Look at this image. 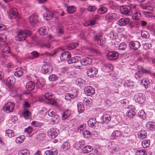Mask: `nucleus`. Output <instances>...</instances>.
<instances>
[{
    "label": "nucleus",
    "mask_w": 155,
    "mask_h": 155,
    "mask_svg": "<svg viewBox=\"0 0 155 155\" xmlns=\"http://www.w3.org/2000/svg\"><path fill=\"white\" fill-rule=\"evenodd\" d=\"M53 14L52 12H48L43 15L44 18L47 20H51L53 17Z\"/></svg>",
    "instance_id": "nucleus-24"
},
{
    "label": "nucleus",
    "mask_w": 155,
    "mask_h": 155,
    "mask_svg": "<svg viewBox=\"0 0 155 155\" xmlns=\"http://www.w3.org/2000/svg\"><path fill=\"white\" fill-rule=\"evenodd\" d=\"M71 56V54L70 52L68 51L64 52L61 54L60 56V59L61 61H68V59Z\"/></svg>",
    "instance_id": "nucleus-12"
},
{
    "label": "nucleus",
    "mask_w": 155,
    "mask_h": 155,
    "mask_svg": "<svg viewBox=\"0 0 155 155\" xmlns=\"http://www.w3.org/2000/svg\"><path fill=\"white\" fill-rule=\"evenodd\" d=\"M103 121L105 123H108L110 121L111 118L109 114H106L103 115L102 117Z\"/></svg>",
    "instance_id": "nucleus-32"
},
{
    "label": "nucleus",
    "mask_w": 155,
    "mask_h": 155,
    "mask_svg": "<svg viewBox=\"0 0 155 155\" xmlns=\"http://www.w3.org/2000/svg\"><path fill=\"white\" fill-rule=\"evenodd\" d=\"M120 132L119 131L117 130L114 131L111 135V139L112 140L120 136Z\"/></svg>",
    "instance_id": "nucleus-35"
},
{
    "label": "nucleus",
    "mask_w": 155,
    "mask_h": 155,
    "mask_svg": "<svg viewBox=\"0 0 155 155\" xmlns=\"http://www.w3.org/2000/svg\"><path fill=\"white\" fill-rule=\"evenodd\" d=\"M60 117L57 114H55L54 115L52 116L51 117V121L53 123V124L57 123L59 122Z\"/></svg>",
    "instance_id": "nucleus-34"
},
{
    "label": "nucleus",
    "mask_w": 155,
    "mask_h": 155,
    "mask_svg": "<svg viewBox=\"0 0 155 155\" xmlns=\"http://www.w3.org/2000/svg\"><path fill=\"white\" fill-rule=\"evenodd\" d=\"M59 133V130L57 128H52L48 130L47 134L50 138H54L58 136Z\"/></svg>",
    "instance_id": "nucleus-4"
},
{
    "label": "nucleus",
    "mask_w": 155,
    "mask_h": 155,
    "mask_svg": "<svg viewBox=\"0 0 155 155\" xmlns=\"http://www.w3.org/2000/svg\"><path fill=\"white\" fill-rule=\"evenodd\" d=\"M120 10L121 13L125 15H130L132 13L131 8L129 5L121 6Z\"/></svg>",
    "instance_id": "nucleus-2"
},
{
    "label": "nucleus",
    "mask_w": 155,
    "mask_h": 155,
    "mask_svg": "<svg viewBox=\"0 0 155 155\" xmlns=\"http://www.w3.org/2000/svg\"><path fill=\"white\" fill-rule=\"evenodd\" d=\"M130 21V19L128 18H121L118 21V24L120 26H125L128 24Z\"/></svg>",
    "instance_id": "nucleus-13"
},
{
    "label": "nucleus",
    "mask_w": 155,
    "mask_h": 155,
    "mask_svg": "<svg viewBox=\"0 0 155 155\" xmlns=\"http://www.w3.org/2000/svg\"><path fill=\"white\" fill-rule=\"evenodd\" d=\"M59 77L55 74L50 75L48 77V79L50 81H54L58 80Z\"/></svg>",
    "instance_id": "nucleus-49"
},
{
    "label": "nucleus",
    "mask_w": 155,
    "mask_h": 155,
    "mask_svg": "<svg viewBox=\"0 0 155 155\" xmlns=\"http://www.w3.org/2000/svg\"><path fill=\"white\" fill-rule=\"evenodd\" d=\"M23 115L25 118L26 119H28L29 118L31 113L28 110H25L23 112Z\"/></svg>",
    "instance_id": "nucleus-56"
},
{
    "label": "nucleus",
    "mask_w": 155,
    "mask_h": 155,
    "mask_svg": "<svg viewBox=\"0 0 155 155\" xmlns=\"http://www.w3.org/2000/svg\"><path fill=\"white\" fill-rule=\"evenodd\" d=\"M119 54L116 51H110L107 53L106 57L109 61H114L118 58Z\"/></svg>",
    "instance_id": "nucleus-3"
},
{
    "label": "nucleus",
    "mask_w": 155,
    "mask_h": 155,
    "mask_svg": "<svg viewBox=\"0 0 155 155\" xmlns=\"http://www.w3.org/2000/svg\"><path fill=\"white\" fill-rule=\"evenodd\" d=\"M143 74L140 70H138L135 73L134 78L137 80H139L140 79L143 78Z\"/></svg>",
    "instance_id": "nucleus-47"
},
{
    "label": "nucleus",
    "mask_w": 155,
    "mask_h": 155,
    "mask_svg": "<svg viewBox=\"0 0 155 155\" xmlns=\"http://www.w3.org/2000/svg\"><path fill=\"white\" fill-rule=\"evenodd\" d=\"M85 94L88 96L94 94L95 93L94 89L91 86H87L84 89Z\"/></svg>",
    "instance_id": "nucleus-10"
},
{
    "label": "nucleus",
    "mask_w": 155,
    "mask_h": 155,
    "mask_svg": "<svg viewBox=\"0 0 155 155\" xmlns=\"http://www.w3.org/2000/svg\"><path fill=\"white\" fill-rule=\"evenodd\" d=\"M140 43L137 41L130 42L128 44L129 47L134 50H137L140 48Z\"/></svg>",
    "instance_id": "nucleus-9"
},
{
    "label": "nucleus",
    "mask_w": 155,
    "mask_h": 155,
    "mask_svg": "<svg viewBox=\"0 0 155 155\" xmlns=\"http://www.w3.org/2000/svg\"><path fill=\"white\" fill-rule=\"evenodd\" d=\"M70 147V145L69 143L68 142H65L64 143L62 146V149L64 150H67L69 149Z\"/></svg>",
    "instance_id": "nucleus-57"
},
{
    "label": "nucleus",
    "mask_w": 155,
    "mask_h": 155,
    "mask_svg": "<svg viewBox=\"0 0 155 155\" xmlns=\"http://www.w3.org/2000/svg\"><path fill=\"white\" fill-rule=\"evenodd\" d=\"M78 45V44L77 43H72L69 44L68 48L69 49H72L76 48Z\"/></svg>",
    "instance_id": "nucleus-62"
},
{
    "label": "nucleus",
    "mask_w": 155,
    "mask_h": 155,
    "mask_svg": "<svg viewBox=\"0 0 155 155\" xmlns=\"http://www.w3.org/2000/svg\"><path fill=\"white\" fill-rule=\"evenodd\" d=\"M134 83L131 80H126L124 84V86L128 87H132L134 86Z\"/></svg>",
    "instance_id": "nucleus-38"
},
{
    "label": "nucleus",
    "mask_w": 155,
    "mask_h": 155,
    "mask_svg": "<svg viewBox=\"0 0 155 155\" xmlns=\"http://www.w3.org/2000/svg\"><path fill=\"white\" fill-rule=\"evenodd\" d=\"M31 32L29 30H26L25 31L22 30L18 31L17 36L15 37V40L18 41H22L25 40L28 36H30Z\"/></svg>",
    "instance_id": "nucleus-1"
},
{
    "label": "nucleus",
    "mask_w": 155,
    "mask_h": 155,
    "mask_svg": "<svg viewBox=\"0 0 155 155\" xmlns=\"http://www.w3.org/2000/svg\"><path fill=\"white\" fill-rule=\"evenodd\" d=\"M25 139V136L22 135L18 137L16 139V142L17 143H20L23 142Z\"/></svg>",
    "instance_id": "nucleus-48"
},
{
    "label": "nucleus",
    "mask_w": 155,
    "mask_h": 155,
    "mask_svg": "<svg viewBox=\"0 0 155 155\" xmlns=\"http://www.w3.org/2000/svg\"><path fill=\"white\" fill-rule=\"evenodd\" d=\"M84 82V81L81 78L78 79L75 81L76 84L79 86H81L82 84Z\"/></svg>",
    "instance_id": "nucleus-54"
},
{
    "label": "nucleus",
    "mask_w": 155,
    "mask_h": 155,
    "mask_svg": "<svg viewBox=\"0 0 155 155\" xmlns=\"http://www.w3.org/2000/svg\"><path fill=\"white\" fill-rule=\"evenodd\" d=\"M45 98L49 101H51L54 99V96L50 92H46L44 94Z\"/></svg>",
    "instance_id": "nucleus-31"
},
{
    "label": "nucleus",
    "mask_w": 155,
    "mask_h": 155,
    "mask_svg": "<svg viewBox=\"0 0 155 155\" xmlns=\"http://www.w3.org/2000/svg\"><path fill=\"white\" fill-rule=\"evenodd\" d=\"M48 29L47 27L43 26L39 28V34L45 35L47 33Z\"/></svg>",
    "instance_id": "nucleus-44"
},
{
    "label": "nucleus",
    "mask_w": 155,
    "mask_h": 155,
    "mask_svg": "<svg viewBox=\"0 0 155 155\" xmlns=\"http://www.w3.org/2000/svg\"><path fill=\"white\" fill-rule=\"evenodd\" d=\"M141 16V14L140 12H136L133 14L132 18L134 20H137L140 19Z\"/></svg>",
    "instance_id": "nucleus-36"
},
{
    "label": "nucleus",
    "mask_w": 155,
    "mask_h": 155,
    "mask_svg": "<svg viewBox=\"0 0 155 155\" xmlns=\"http://www.w3.org/2000/svg\"><path fill=\"white\" fill-rule=\"evenodd\" d=\"M98 123H99V122L96 121V119L93 118H90L87 122L88 124L91 127H93L95 124Z\"/></svg>",
    "instance_id": "nucleus-29"
},
{
    "label": "nucleus",
    "mask_w": 155,
    "mask_h": 155,
    "mask_svg": "<svg viewBox=\"0 0 155 155\" xmlns=\"http://www.w3.org/2000/svg\"><path fill=\"white\" fill-rule=\"evenodd\" d=\"M23 74V72L21 69H16L14 72V75L18 78L20 77Z\"/></svg>",
    "instance_id": "nucleus-40"
},
{
    "label": "nucleus",
    "mask_w": 155,
    "mask_h": 155,
    "mask_svg": "<svg viewBox=\"0 0 155 155\" xmlns=\"http://www.w3.org/2000/svg\"><path fill=\"white\" fill-rule=\"evenodd\" d=\"M14 106L15 104L13 102H9L5 104L3 110L5 112L9 113L12 111Z\"/></svg>",
    "instance_id": "nucleus-7"
},
{
    "label": "nucleus",
    "mask_w": 155,
    "mask_h": 155,
    "mask_svg": "<svg viewBox=\"0 0 155 155\" xmlns=\"http://www.w3.org/2000/svg\"><path fill=\"white\" fill-rule=\"evenodd\" d=\"M84 145V141L81 140L80 141H77L75 142L74 145V147L76 149L79 150L82 148Z\"/></svg>",
    "instance_id": "nucleus-19"
},
{
    "label": "nucleus",
    "mask_w": 155,
    "mask_h": 155,
    "mask_svg": "<svg viewBox=\"0 0 155 155\" xmlns=\"http://www.w3.org/2000/svg\"><path fill=\"white\" fill-rule=\"evenodd\" d=\"M150 140H143L142 143V145L143 148H146L148 147L150 144Z\"/></svg>",
    "instance_id": "nucleus-50"
},
{
    "label": "nucleus",
    "mask_w": 155,
    "mask_h": 155,
    "mask_svg": "<svg viewBox=\"0 0 155 155\" xmlns=\"http://www.w3.org/2000/svg\"><path fill=\"white\" fill-rule=\"evenodd\" d=\"M140 84L143 85L145 88H147L149 84V80L146 78H143L140 81Z\"/></svg>",
    "instance_id": "nucleus-41"
},
{
    "label": "nucleus",
    "mask_w": 155,
    "mask_h": 155,
    "mask_svg": "<svg viewBox=\"0 0 155 155\" xmlns=\"http://www.w3.org/2000/svg\"><path fill=\"white\" fill-rule=\"evenodd\" d=\"M71 114V110H65L62 116V119L63 120H65L70 116Z\"/></svg>",
    "instance_id": "nucleus-27"
},
{
    "label": "nucleus",
    "mask_w": 155,
    "mask_h": 155,
    "mask_svg": "<svg viewBox=\"0 0 155 155\" xmlns=\"http://www.w3.org/2000/svg\"><path fill=\"white\" fill-rule=\"evenodd\" d=\"M118 15L114 13H109L105 16V18L107 20L116 19L118 18Z\"/></svg>",
    "instance_id": "nucleus-21"
},
{
    "label": "nucleus",
    "mask_w": 155,
    "mask_h": 155,
    "mask_svg": "<svg viewBox=\"0 0 155 155\" xmlns=\"http://www.w3.org/2000/svg\"><path fill=\"white\" fill-rule=\"evenodd\" d=\"M5 136L11 138L14 136V133L13 130L8 129L5 131Z\"/></svg>",
    "instance_id": "nucleus-46"
},
{
    "label": "nucleus",
    "mask_w": 155,
    "mask_h": 155,
    "mask_svg": "<svg viewBox=\"0 0 155 155\" xmlns=\"http://www.w3.org/2000/svg\"><path fill=\"white\" fill-rule=\"evenodd\" d=\"M107 10L106 7L103 6H100L97 12L99 14H102L106 12Z\"/></svg>",
    "instance_id": "nucleus-43"
},
{
    "label": "nucleus",
    "mask_w": 155,
    "mask_h": 155,
    "mask_svg": "<svg viewBox=\"0 0 155 155\" xmlns=\"http://www.w3.org/2000/svg\"><path fill=\"white\" fill-rule=\"evenodd\" d=\"M53 70L52 67L50 65L48 64H46L43 65L41 69L42 73L45 74H50Z\"/></svg>",
    "instance_id": "nucleus-6"
},
{
    "label": "nucleus",
    "mask_w": 155,
    "mask_h": 155,
    "mask_svg": "<svg viewBox=\"0 0 155 155\" xmlns=\"http://www.w3.org/2000/svg\"><path fill=\"white\" fill-rule=\"evenodd\" d=\"M39 47L43 48L44 49H47L48 50H50L53 49V46L51 43L49 42L47 44L45 43L40 44L39 43Z\"/></svg>",
    "instance_id": "nucleus-18"
},
{
    "label": "nucleus",
    "mask_w": 155,
    "mask_h": 155,
    "mask_svg": "<svg viewBox=\"0 0 155 155\" xmlns=\"http://www.w3.org/2000/svg\"><path fill=\"white\" fill-rule=\"evenodd\" d=\"M75 96L70 93H67L65 95V100L69 101H72L75 97Z\"/></svg>",
    "instance_id": "nucleus-42"
},
{
    "label": "nucleus",
    "mask_w": 155,
    "mask_h": 155,
    "mask_svg": "<svg viewBox=\"0 0 155 155\" xmlns=\"http://www.w3.org/2000/svg\"><path fill=\"white\" fill-rule=\"evenodd\" d=\"M58 51V50L57 49L54 50L53 51H52L50 53L45 52L44 54H41V56H54L57 53Z\"/></svg>",
    "instance_id": "nucleus-30"
},
{
    "label": "nucleus",
    "mask_w": 155,
    "mask_h": 155,
    "mask_svg": "<svg viewBox=\"0 0 155 155\" xmlns=\"http://www.w3.org/2000/svg\"><path fill=\"white\" fill-rule=\"evenodd\" d=\"M112 66L109 64H103L102 68L105 72H109L112 70Z\"/></svg>",
    "instance_id": "nucleus-17"
},
{
    "label": "nucleus",
    "mask_w": 155,
    "mask_h": 155,
    "mask_svg": "<svg viewBox=\"0 0 155 155\" xmlns=\"http://www.w3.org/2000/svg\"><path fill=\"white\" fill-rule=\"evenodd\" d=\"M98 73L97 69L95 67H90L87 71L88 76L92 78L95 77Z\"/></svg>",
    "instance_id": "nucleus-8"
},
{
    "label": "nucleus",
    "mask_w": 155,
    "mask_h": 155,
    "mask_svg": "<svg viewBox=\"0 0 155 155\" xmlns=\"http://www.w3.org/2000/svg\"><path fill=\"white\" fill-rule=\"evenodd\" d=\"M127 47V45L125 43L122 42L120 44L118 48L119 50H124Z\"/></svg>",
    "instance_id": "nucleus-58"
},
{
    "label": "nucleus",
    "mask_w": 155,
    "mask_h": 155,
    "mask_svg": "<svg viewBox=\"0 0 155 155\" xmlns=\"http://www.w3.org/2000/svg\"><path fill=\"white\" fill-rule=\"evenodd\" d=\"M81 59L80 57L79 56H76L74 57L71 58V57L69 58L68 61V64H71L79 62Z\"/></svg>",
    "instance_id": "nucleus-16"
},
{
    "label": "nucleus",
    "mask_w": 155,
    "mask_h": 155,
    "mask_svg": "<svg viewBox=\"0 0 155 155\" xmlns=\"http://www.w3.org/2000/svg\"><path fill=\"white\" fill-rule=\"evenodd\" d=\"M57 153L58 151L55 148L46 150L45 152V154L46 155H57Z\"/></svg>",
    "instance_id": "nucleus-26"
},
{
    "label": "nucleus",
    "mask_w": 155,
    "mask_h": 155,
    "mask_svg": "<svg viewBox=\"0 0 155 155\" xmlns=\"http://www.w3.org/2000/svg\"><path fill=\"white\" fill-rule=\"evenodd\" d=\"M18 16L17 9L15 8H13L10 9L9 12V18L15 19Z\"/></svg>",
    "instance_id": "nucleus-11"
},
{
    "label": "nucleus",
    "mask_w": 155,
    "mask_h": 155,
    "mask_svg": "<svg viewBox=\"0 0 155 155\" xmlns=\"http://www.w3.org/2000/svg\"><path fill=\"white\" fill-rule=\"evenodd\" d=\"M77 108L78 112L80 114L82 113L84 110L83 104L82 102H80L78 104Z\"/></svg>",
    "instance_id": "nucleus-37"
},
{
    "label": "nucleus",
    "mask_w": 155,
    "mask_h": 155,
    "mask_svg": "<svg viewBox=\"0 0 155 155\" xmlns=\"http://www.w3.org/2000/svg\"><path fill=\"white\" fill-rule=\"evenodd\" d=\"M29 20L31 24L36 23L38 21V16L35 14H33L30 16Z\"/></svg>",
    "instance_id": "nucleus-28"
},
{
    "label": "nucleus",
    "mask_w": 155,
    "mask_h": 155,
    "mask_svg": "<svg viewBox=\"0 0 155 155\" xmlns=\"http://www.w3.org/2000/svg\"><path fill=\"white\" fill-rule=\"evenodd\" d=\"M6 36L4 34H0V43H4L6 40ZM0 44H2L0 43Z\"/></svg>",
    "instance_id": "nucleus-60"
},
{
    "label": "nucleus",
    "mask_w": 155,
    "mask_h": 155,
    "mask_svg": "<svg viewBox=\"0 0 155 155\" xmlns=\"http://www.w3.org/2000/svg\"><path fill=\"white\" fill-rule=\"evenodd\" d=\"M138 135L139 138L141 139H143L147 137V134L145 131L142 130L139 132Z\"/></svg>",
    "instance_id": "nucleus-39"
},
{
    "label": "nucleus",
    "mask_w": 155,
    "mask_h": 155,
    "mask_svg": "<svg viewBox=\"0 0 155 155\" xmlns=\"http://www.w3.org/2000/svg\"><path fill=\"white\" fill-rule=\"evenodd\" d=\"M146 127L147 129L153 130L155 129V122L153 121H149L146 124Z\"/></svg>",
    "instance_id": "nucleus-22"
},
{
    "label": "nucleus",
    "mask_w": 155,
    "mask_h": 155,
    "mask_svg": "<svg viewBox=\"0 0 155 155\" xmlns=\"http://www.w3.org/2000/svg\"><path fill=\"white\" fill-rule=\"evenodd\" d=\"M65 5L67 8V11L68 13H72L74 12L76 10V8L74 6H71L68 7L66 5Z\"/></svg>",
    "instance_id": "nucleus-33"
},
{
    "label": "nucleus",
    "mask_w": 155,
    "mask_h": 155,
    "mask_svg": "<svg viewBox=\"0 0 155 155\" xmlns=\"http://www.w3.org/2000/svg\"><path fill=\"white\" fill-rule=\"evenodd\" d=\"M93 150V147L89 145L86 146L84 147L82 150V152L83 154H86L88 153Z\"/></svg>",
    "instance_id": "nucleus-20"
},
{
    "label": "nucleus",
    "mask_w": 155,
    "mask_h": 155,
    "mask_svg": "<svg viewBox=\"0 0 155 155\" xmlns=\"http://www.w3.org/2000/svg\"><path fill=\"white\" fill-rule=\"evenodd\" d=\"M56 31L60 35L63 34L64 32L63 26L62 25L58 26L56 28Z\"/></svg>",
    "instance_id": "nucleus-45"
},
{
    "label": "nucleus",
    "mask_w": 155,
    "mask_h": 155,
    "mask_svg": "<svg viewBox=\"0 0 155 155\" xmlns=\"http://www.w3.org/2000/svg\"><path fill=\"white\" fill-rule=\"evenodd\" d=\"M45 84V80L41 77L39 78V88L44 87Z\"/></svg>",
    "instance_id": "nucleus-52"
},
{
    "label": "nucleus",
    "mask_w": 155,
    "mask_h": 155,
    "mask_svg": "<svg viewBox=\"0 0 155 155\" xmlns=\"http://www.w3.org/2000/svg\"><path fill=\"white\" fill-rule=\"evenodd\" d=\"M134 98L136 101L140 104L143 103L146 99L144 95L142 93L136 94L134 96Z\"/></svg>",
    "instance_id": "nucleus-5"
},
{
    "label": "nucleus",
    "mask_w": 155,
    "mask_h": 155,
    "mask_svg": "<svg viewBox=\"0 0 155 155\" xmlns=\"http://www.w3.org/2000/svg\"><path fill=\"white\" fill-rule=\"evenodd\" d=\"M131 107L132 109L129 110L126 113V116L130 118H131L134 117L136 114L134 106H132Z\"/></svg>",
    "instance_id": "nucleus-14"
},
{
    "label": "nucleus",
    "mask_w": 155,
    "mask_h": 155,
    "mask_svg": "<svg viewBox=\"0 0 155 155\" xmlns=\"http://www.w3.org/2000/svg\"><path fill=\"white\" fill-rule=\"evenodd\" d=\"M141 35L143 38H147L149 37V34L147 31H141Z\"/></svg>",
    "instance_id": "nucleus-55"
},
{
    "label": "nucleus",
    "mask_w": 155,
    "mask_h": 155,
    "mask_svg": "<svg viewBox=\"0 0 155 155\" xmlns=\"http://www.w3.org/2000/svg\"><path fill=\"white\" fill-rule=\"evenodd\" d=\"M15 82V78L13 76L9 77L6 80L7 84L9 86H11L13 85Z\"/></svg>",
    "instance_id": "nucleus-23"
},
{
    "label": "nucleus",
    "mask_w": 155,
    "mask_h": 155,
    "mask_svg": "<svg viewBox=\"0 0 155 155\" xmlns=\"http://www.w3.org/2000/svg\"><path fill=\"white\" fill-rule=\"evenodd\" d=\"M80 61L81 64L84 66H86L87 65L90 64L92 62L91 59V58L88 57L84 58Z\"/></svg>",
    "instance_id": "nucleus-15"
},
{
    "label": "nucleus",
    "mask_w": 155,
    "mask_h": 155,
    "mask_svg": "<svg viewBox=\"0 0 155 155\" xmlns=\"http://www.w3.org/2000/svg\"><path fill=\"white\" fill-rule=\"evenodd\" d=\"M35 84L32 81H29L28 82L26 85V87L27 89L29 91H31L35 88Z\"/></svg>",
    "instance_id": "nucleus-25"
},
{
    "label": "nucleus",
    "mask_w": 155,
    "mask_h": 155,
    "mask_svg": "<svg viewBox=\"0 0 155 155\" xmlns=\"http://www.w3.org/2000/svg\"><path fill=\"white\" fill-rule=\"evenodd\" d=\"M83 135L85 138H87L90 137L91 134L89 131L85 130L83 132Z\"/></svg>",
    "instance_id": "nucleus-64"
},
{
    "label": "nucleus",
    "mask_w": 155,
    "mask_h": 155,
    "mask_svg": "<svg viewBox=\"0 0 155 155\" xmlns=\"http://www.w3.org/2000/svg\"><path fill=\"white\" fill-rule=\"evenodd\" d=\"M86 124L84 123L78 126L77 128V131L78 132H81L86 128Z\"/></svg>",
    "instance_id": "nucleus-53"
},
{
    "label": "nucleus",
    "mask_w": 155,
    "mask_h": 155,
    "mask_svg": "<svg viewBox=\"0 0 155 155\" xmlns=\"http://www.w3.org/2000/svg\"><path fill=\"white\" fill-rule=\"evenodd\" d=\"M48 115L51 117L56 114L55 111L54 109H50L47 112Z\"/></svg>",
    "instance_id": "nucleus-61"
},
{
    "label": "nucleus",
    "mask_w": 155,
    "mask_h": 155,
    "mask_svg": "<svg viewBox=\"0 0 155 155\" xmlns=\"http://www.w3.org/2000/svg\"><path fill=\"white\" fill-rule=\"evenodd\" d=\"M30 151L28 149H24L20 151L18 153L19 155H29Z\"/></svg>",
    "instance_id": "nucleus-51"
},
{
    "label": "nucleus",
    "mask_w": 155,
    "mask_h": 155,
    "mask_svg": "<svg viewBox=\"0 0 155 155\" xmlns=\"http://www.w3.org/2000/svg\"><path fill=\"white\" fill-rule=\"evenodd\" d=\"M97 9V8L95 6H89L87 8V10L91 12H94Z\"/></svg>",
    "instance_id": "nucleus-63"
},
{
    "label": "nucleus",
    "mask_w": 155,
    "mask_h": 155,
    "mask_svg": "<svg viewBox=\"0 0 155 155\" xmlns=\"http://www.w3.org/2000/svg\"><path fill=\"white\" fill-rule=\"evenodd\" d=\"M10 51V48L8 46H6L2 50V54H8L9 53Z\"/></svg>",
    "instance_id": "nucleus-59"
}]
</instances>
